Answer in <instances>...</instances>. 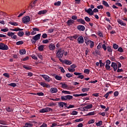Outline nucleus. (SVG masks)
<instances>
[{"instance_id":"41","label":"nucleus","mask_w":127,"mask_h":127,"mask_svg":"<svg viewBox=\"0 0 127 127\" xmlns=\"http://www.w3.org/2000/svg\"><path fill=\"white\" fill-rule=\"evenodd\" d=\"M65 76H66V77H67V78H71V77H73V76H74V75L71 74V73H68L66 74Z\"/></svg>"},{"instance_id":"36","label":"nucleus","mask_w":127,"mask_h":127,"mask_svg":"<svg viewBox=\"0 0 127 127\" xmlns=\"http://www.w3.org/2000/svg\"><path fill=\"white\" fill-rule=\"evenodd\" d=\"M61 5V1H58L54 3V5H56V6H60Z\"/></svg>"},{"instance_id":"64","label":"nucleus","mask_w":127,"mask_h":127,"mask_svg":"<svg viewBox=\"0 0 127 127\" xmlns=\"http://www.w3.org/2000/svg\"><path fill=\"white\" fill-rule=\"evenodd\" d=\"M42 37H43V38H44V39L47 38V34L45 33L43 34Z\"/></svg>"},{"instance_id":"59","label":"nucleus","mask_w":127,"mask_h":127,"mask_svg":"<svg viewBox=\"0 0 127 127\" xmlns=\"http://www.w3.org/2000/svg\"><path fill=\"white\" fill-rule=\"evenodd\" d=\"M3 76H4V77H6V78H9V74L7 73H3Z\"/></svg>"},{"instance_id":"17","label":"nucleus","mask_w":127,"mask_h":127,"mask_svg":"<svg viewBox=\"0 0 127 127\" xmlns=\"http://www.w3.org/2000/svg\"><path fill=\"white\" fill-rule=\"evenodd\" d=\"M78 43L79 44H82L84 43V38L82 36H79L77 39Z\"/></svg>"},{"instance_id":"55","label":"nucleus","mask_w":127,"mask_h":127,"mask_svg":"<svg viewBox=\"0 0 127 127\" xmlns=\"http://www.w3.org/2000/svg\"><path fill=\"white\" fill-rule=\"evenodd\" d=\"M1 31H2L3 32H6L8 31V28L6 27L4 29H1Z\"/></svg>"},{"instance_id":"24","label":"nucleus","mask_w":127,"mask_h":127,"mask_svg":"<svg viewBox=\"0 0 127 127\" xmlns=\"http://www.w3.org/2000/svg\"><path fill=\"white\" fill-rule=\"evenodd\" d=\"M95 115H96V112H95V111H93V112L88 113L86 115H84V117H86L87 116H95Z\"/></svg>"},{"instance_id":"16","label":"nucleus","mask_w":127,"mask_h":127,"mask_svg":"<svg viewBox=\"0 0 127 127\" xmlns=\"http://www.w3.org/2000/svg\"><path fill=\"white\" fill-rule=\"evenodd\" d=\"M77 29L79 31H84L85 30V26L82 25H78L77 27Z\"/></svg>"},{"instance_id":"57","label":"nucleus","mask_w":127,"mask_h":127,"mask_svg":"<svg viewBox=\"0 0 127 127\" xmlns=\"http://www.w3.org/2000/svg\"><path fill=\"white\" fill-rule=\"evenodd\" d=\"M114 97H118L119 96V91H116L114 93Z\"/></svg>"},{"instance_id":"6","label":"nucleus","mask_w":127,"mask_h":127,"mask_svg":"<svg viewBox=\"0 0 127 127\" xmlns=\"http://www.w3.org/2000/svg\"><path fill=\"white\" fill-rule=\"evenodd\" d=\"M30 21V17L26 16L22 18V22L25 24H27Z\"/></svg>"},{"instance_id":"4","label":"nucleus","mask_w":127,"mask_h":127,"mask_svg":"<svg viewBox=\"0 0 127 127\" xmlns=\"http://www.w3.org/2000/svg\"><path fill=\"white\" fill-rule=\"evenodd\" d=\"M72 99H73V96L71 95L62 96L61 97L62 101H68L72 100Z\"/></svg>"},{"instance_id":"22","label":"nucleus","mask_w":127,"mask_h":127,"mask_svg":"<svg viewBox=\"0 0 127 127\" xmlns=\"http://www.w3.org/2000/svg\"><path fill=\"white\" fill-rule=\"evenodd\" d=\"M45 13H47V10H43L39 11L38 13V14L39 15H41V14H45Z\"/></svg>"},{"instance_id":"35","label":"nucleus","mask_w":127,"mask_h":127,"mask_svg":"<svg viewBox=\"0 0 127 127\" xmlns=\"http://www.w3.org/2000/svg\"><path fill=\"white\" fill-rule=\"evenodd\" d=\"M90 90L89 88H83L82 89L81 91L83 93H85V92H88Z\"/></svg>"},{"instance_id":"54","label":"nucleus","mask_w":127,"mask_h":127,"mask_svg":"<svg viewBox=\"0 0 127 127\" xmlns=\"http://www.w3.org/2000/svg\"><path fill=\"white\" fill-rule=\"evenodd\" d=\"M83 118H80L79 119H76L75 120V122L76 123H79L80 122H83Z\"/></svg>"},{"instance_id":"34","label":"nucleus","mask_w":127,"mask_h":127,"mask_svg":"<svg viewBox=\"0 0 127 127\" xmlns=\"http://www.w3.org/2000/svg\"><path fill=\"white\" fill-rule=\"evenodd\" d=\"M5 110L6 112H8V113H12V109L9 107H6Z\"/></svg>"},{"instance_id":"45","label":"nucleus","mask_w":127,"mask_h":127,"mask_svg":"<svg viewBox=\"0 0 127 127\" xmlns=\"http://www.w3.org/2000/svg\"><path fill=\"white\" fill-rule=\"evenodd\" d=\"M42 43L43 44H47V43H49V40L48 39L44 40L42 41Z\"/></svg>"},{"instance_id":"11","label":"nucleus","mask_w":127,"mask_h":127,"mask_svg":"<svg viewBox=\"0 0 127 127\" xmlns=\"http://www.w3.org/2000/svg\"><path fill=\"white\" fill-rule=\"evenodd\" d=\"M41 77H42V78H44V79H45V81H46V82H48V83H49V82H50V81L51 80V78H50V77H49L47 75L42 74Z\"/></svg>"},{"instance_id":"10","label":"nucleus","mask_w":127,"mask_h":127,"mask_svg":"<svg viewBox=\"0 0 127 127\" xmlns=\"http://www.w3.org/2000/svg\"><path fill=\"white\" fill-rule=\"evenodd\" d=\"M77 66H76V64H72V65H70V68L68 67L67 69L68 70L69 72H75V68H76Z\"/></svg>"},{"instance_id":"29","label":"nucleus","mask_w":127,"mask_h":127,"mask_svg":"<svg viewBox=\"0 0 127 127\" xmlns=\"http://www.w3.org/2000/svg\"><path fill=\"white\" fill-rule=\"evenodd\" d=\"M62 93L64 94L65 95H71V92L66 90H63L62 91Z\"/></svg>"},{"instance_id":"37","label":"nucleus","mask_w":127,"mask_h":127,"mask_svg":"<svg viewBox=\"0 0 127 127\" xmlns=\"http://www.w3.org/2000/svg\"><path fill=\"white\" fill-rule=\"evenodd\" d=\"M55 78L56 80H58V81H61V79H62V77L59 75H56Z\"/></svg>"},{"instance_id":"8","label":"nucleus","mask_w":127,"mask_h":127,"mask_svg":"<svg viewBox=\"0 0 127 127\" xmlns=\"http://www.w3.org/2000/svg\"><path fill=\"white\" fill-rule=\"evenodd\" d=\"M0 49L1 50H8V46H7V45H6L3 43H0Z\"/></svg>"},{"instance_id":"28","label":"nucleus","mask_w":127,"mask_h":127,"mask_svg":"<svg viewBox=\"0 0 127 127\" xmlns=\"http://www.w3.org/2000/svg\"><path fill=\"white\" fill-rule=\"evenodd\" d=\"M60 85H62V88H63V89H66V88H68V85L65 83H60Z\"/></svg>"},{"instance_id":"7","label":"nucleus","mask_w":127,"mask_h":127,"mask_svg":"<svg viewBox=\"0 0 127 127\" xmlns=\"http://www.w3.org/2000/svg\"><path fill=\"white\" fill-rule=\"evenodd\" d=\"M60 61L63 64H65V65H71V64H72V61L68 60H63L62 59H60Z\"/></svg>"},{"instance_id":"21","label":"nucleus","mask_w":127,"mask_h":127,"mask_svg":"<svg viewBox=\"0 0 127 127\" xmlns=\"http://www.w3.org/2000/svg\"><path fill=\"white\" fill-rule=\"evenodd\" d=\"M74 22H75V21H74L73 20L69 19L67 21L66 23H67V25H68L69 26L70 25H72V24H74Z\"/></svg>"},{"instance_id":"2","label":"nucleus","mask_w":127,"mask_h":127,"mask_svg":"<svg viewBox=\"0 0 127 127\" xmlns=\"http://www.w3.org/2000/svg\"><path fill=\"white\" fill-rule=\"evenodd\" d=\"M85 11L88 13L89 15H93L94 12H99V10L95 8L93 10L91 8H89L88 9H85Z\"/></svg>"},{"instance_id":"51","label":"nucleus","mask_w":127,"mask_h":127,"mask_svg":"<svg viewBox=\"0 0 127 127\" xmlns=\"http://www.w3.org/2000/svg\"><path fill=\"white\" fill-rule=\"evenodd\" d=\"M9 86H10L11 87H13L14 88V87H16V83H11L9 84Z\"/></svg>"},{"instance_id":"30","label":"nucleus","mask_w":127,"mask_h":127,"mask_svg":"<svg viewBox=\"0 0 127 127\" xmlns=\"http://www.w3.org/2000/svg\"><path fill=\"white\" fill-rule=\"evenodd\" d=\"M43 49H44V45H41L38 47V50L39 51H43Z\"/></svg>"},{"instance_id":"53","label":"nucleus","mask_w":127,"mask_h":127,"mask_svg":"<svg viewBox=\"0 0 127 127\" xmlns=\"http://www.w3.org/2000/svg\"><path fill=\"white\" fill-rule=\"evenodd\" d=\"M25 126L29 127H33V124L30 123H25Z\"/></svg>"},{"instance_id":"14","label":"nucleus","mask_w":127,"mask_h":127,"mask_svg":"<svg viewBox=\"0 0 127 127\" xmlns=\"http://www.w3.org/2000/svg\"><path fill=\"white\" fill-rule=\"evenodd\" d=\"M56 48V46L54 44L51 43L49 45V49L50 50H51V51H54V50H55Z\"/></svg>"},{"instance_id":"27","label":"nucleus","mask_w":127,"mask_h":127,"mask_svg":"<svg viewBox=\"0 0 127 127\" xmlns=\"http://www.w3.org/2000/svg\"><path fill=\"white\" fill-rule=\"evenodd\" d=\"M23 68L25 69L26 70H31V67L29 65H23Z\"/></svg>"},{"instance_id":"18","label":"nucleus","mask_w":127,"mask_h":127,"mask_svg":"<svg viewBox=\"0 0 127 127\" xmlns=\"http://www.w3.org/2000/svg\"><path fill=\"white\" fill-rule=\"evenodd\" d=\"M50 92L52 94H56L58 92V89L55 87H52L50 89Z\"/></svg>"},{"instance_id":"1","label":"nucleus","mask_w":127,"mask_h":127,"mask_svg":"<svg viewBox=\"0 0 127 127\" xmlns=\"http://www.w3.org/2000/svg\"><path fill=\"white\" fill-rule=\"evenodd\" d=\"M41 36V34H38L35 36H33L32 37V39L30 40L31 43H32V44H35V43H36V41H38V40L40 39Z\"/></svg>"},{"instance_id":"5","label":"nucleus","mask_w":127,"mask_h":127,"mask_svg":"<svg viewBox=\"0 0 127 127\" xmlns=\"http://www.w3.org/2000/svg\"><path fill=\"white\" fill-rule=\"evenodd\" d=\"M53 110L50 107H46L44 109H42L40 110V113H49V112H53Z\"/></svg>"},{"instance_id":"46","label":"nucleus","mask_w":127,"mask_h":127,"mask_svg":"<svg viewBox=\"0 0 127 127\" xmlns=\"http://www.w3.org/2000/svg\"><path fill=\"white\" fill-rule=\"evenodd\" d=\"M0 15H3V16H5V15H6V13L0 11V18L1 17V16H0Z\"/></svg>"},{"instance_id":"47","label":"nucleus","mask_w":127,"mask_h":127,"mask_svg":"<svg viewBox=\"0 0 127 127\" xmlns=\"http://www.w3.org/2000/svg\"><path fill=\"white\" fill-rule=\"evenodd\" d=\"M84 19L85 21H87V22H89V21H91V19L89 18L88 16H86L84 17Z\"/></svg>"},{"instance_id":"38","label":"nucleus","mask_w":127,"mask_h":127,"mask_svg":"<svg viewBox=\"0 0 127 127\" xmlns=\"http://www.w3.org/2000/svg\"><path fill=\"white\" fill-rule=\"evenodd\" d=\"M24 42L23 41H19L16 43V45H22Z\"/></svg>"},{"instance_id":"44","label":"nucleus","mask_w":127,"mask_h":127,"mask_svg":"<svg viewBox=\"0 0 127 127\" xmlns=\"http://www.w3.org/2000/svg\"><path fill=\"white\" fill-rule=\"evenodd\" d=\"M84 42L86 43V45H89L91 42V40H88L86 39H84Z\"/></svg>"},{"instance_id":"26","label":"nucleus","mask_w":127,"mask_h":127,"mask_svg":"<svg viewBox=\"0 0 127 127\" xmlns=\"http://www.w3.org/2000/svg\"><path fill=\"white\" fill-rule=\"evenodd\" d=\"M17 35L19 37H22V36H23V35H24V32H23V31H19L17 33Z\"/></svg>"},{"instance_id":"39","label":"nucleus","mask_w":127,"mask_h":127,"mask_svg":"<svg viewBox=\"0 0 127 127\" xmlns=\"http://www.w3.org/2000/svg\"><path fill=\"white\" fill-rule=\"evenodd\" d=\"M107 49L109 53H112V52H113V50L111 48V46H108Z\"/></svg>"},{"instance_id":"13","label":"nucleus","mask_w":127,"mask_h":127,"mask_svg":"<svg viewBox=\"0 0 127 127\" xmlns=\"http://www.w3.org/2000/svg\"><path fill=\"white\" fill-rule=\"evenodd\" d=\"M39 84L44 88H50V85L49 84H47L45 82H39Z\"/></svg>"},{"instance_id":"49","label":"nucleus","mask_w":127,"mask_h":127,"mask_svg":"<svg viewBox=\"0 0 127 127\" xmlns=\"http://www.w3.org/2000/svg\"><path fill=\"white\" fill-rule=\"evenodd\" d=\"M95 123V120L92 119L88 121V125H91V124H94Z\"/></svg>"},{"instance_id":"3","label":"nucleus","mask_w":127,"mask_h":127,"mask_svg":"<svg viewBox=\"0 0 127 127\" xmlns=\"http://www.w3.org/2000/svg\"><path fill=\"white\" fill-rule=\"evenodd\" d=\"M65 51L64 50L60 49L58 51L56 55L57 57L59 58V59H61L63 57V54H64Z\"/></svg>"},{"instance_id":"56","label":"nucleus","mask_w":127,"mask_h":127,"mask_svg":"<svg viewBox=\"0 0 127 127\" xmlns=\"http://www.w3.org/2000/svg\"><path fill=\"white\" fill-rule=\"evenodd\" d=\"M0 125H6V122L3 120H0Z\"/></svg>"},{"instance_id":"62","label":"nucleus","mask_w":127,"mask_h":127,"mask_svg":"<svg viewBox=\"0 0 127 127\" xmlns=\"http://www.w3.org/2000/svg\"><path fill=\"white\" fill-rule=\"evenodd\" d=\"M38 96H44V93L43 92H38L37 93Z\"/></svg>"},{"instance_id":"40","label":"nucleus","mask_w":127,"mask_h":127,"mask_svg":"<svg viewBox=\"0 0 127 127\" xmlns=\"http://www.w3.org/2000/svg\"><path fill=\"white\" fill-rule=\"evenodd\" d=\"M102 124H103V122L102 121H100L98 123H96V125L97 127H100L102 126Z\"/></svg>"},{"instance_id":"42","label":"nucleus","mask_w":127,"mask_h":127,"mask_svg":"<svg viewBox=\"0 0 127 127\" xmlns=\"http://www.w3.org/2000/svg\"><path fill=\"white\" fill-rule=\"evenodd\" d=\"M70 115H71L72 116H76V115H78V112L76 111H73Z\"/></svg>"},{"instance_id":"33","label":"nucleus","mask_w":127,"mask_h":127,"mask_svg":"<svg viewBox=\"0 0 127 127\" xmlns=\"http://www.w3.org/2000/svg\"><path fill=\"white\" fill-rule=\"evenodd\" d=\"M58 106L60 108H64V102H58Z\"/></svg>"},{"instance_id":"60","label":"nucleus","mask_w":127,"mask_h":127,"mask_svg":"<svg viewBox=\"0 0 127 127\" xmlns=\"http://www.w3.org/2000/svg\"><path fill=\"white\" fill-rule=\"evenodd\" d=\"M102 48L104 49V51H106L107 50V46H106V45L105 44H103L102 45Z\"/></svg>"},{"instance_id":"32","label":"nucleus","mask_w":127,"mask_h":127,"mask_svg":"<svg viewBox=\"0 0 127 127\" xmlns=\"http://www.w3.org/2000/svg\"><path fill=\"white\" fill-rule=\"evenodd\" d=\"M102 3L104 4V5H105V6H106V7H109V6H110L109 3H108V2L105 0L102 1Z\"/></svg>"},{"instance_id":"31","label":"nucleus","mask_w":127,"mask_h":127,"mask_svg":"<svg viewBox=\"0 0 127 127\" xmlns=\"http://www.w3.org/2000/svg\"><path fill=\"white\" fill-rule=\"evenodd\" d=\"M9 24H11V25H14V26H17L18 25V23L16 22H9Z\"/></svg>"},{"instance_id":"61","label":"nucleus","mask_w":127,"mask_h":127,"mask_svg":"<svg viewBox=\"0 0 127 127\" xmlns=\"http://www.w3.org/2000/svg\"><path fill=\"white\" fill-rule=\"evenodd\" d=\"M31 57H32V58L33 59H34V60H38V59L37 58V57L36 56H35V55H32Z\"/></svg>"},{"instance_id":"48","label":"nucleus","mask_w":127,"mask_h":127,"mask_svg":"<svg viewBox=\"0 0 127 127\" xmlns=\"http://www.w3.org/2000/svg\"><path fill=\"white\" fill-rule=\"evenodd\" d=\"M89 44H90V48H93L95 45L94 42L92 41H91L90 43H89Z\"/></svg>"},{"instance_id":"9","label":"nucleus","mask_w":127,"mask_h":127,"mask_svg":"<svg viewBox=\"0 0 127 127\" xmlns=\"http://www.w3.org/2000/svg\"><path fill=\"white\" fill-rule=\"evenodd\" d=\"M92 108H93V105L92 104H88L82 108V111L83 112H85V111L87 112L88 109H92Z\"/></svg>"},{"instance_id":"19","label":"nucleus","mask_w":127,"mask_h":127,"mask_svg":"<svg viewBox=\"0 0 127 127\" xmlns=\"http://www.w3.org/2000/svg\"><path fill=\"white\" fill-rule=\"evenodd\" d=\"M117 22H118V23H119V24H121V25L122 26H127V24L125 23H124V21H123L120 19H118L117 20Z\"/></svg>"},{"instance_id":"23","label":"nucleus","mask_w":127,"mask_h":127,"mask_svg":"<svg viewBox=\"0 0 127 127\" xmlns=\"http://www.w3.org/2000/svg\"><path fill=\"white\" fill-rule=\"evenodd\" d=\"M113 93H114V91H111L108 92H107V93L106 94H105L104 97H105L106 98V99H108V98L109 97V96H110V94H113Z\"/></svg>"},{"instance_id":"15","label":"nucleus","mask_w":127,"mask_h":127,"mask_svg":"<svg viewBox=\"0 0 127 127\" xmlns=\"http://www.w3.org/2000/svg\"><path fill=\"white\" fill-rule=\"evenodd\" d=\"M111 67L113 68L114 71L116 72L118 69V64L116 63L112 62L111 64Z\"/></svg>"},{"instance_id":"50","label":"nucleus","mask_w":127,"mask_h":127,"mask_svg":"<svg viewBox=\"0 0 127 127\" xmlns=\"http://www.w3.org/2000/svg\"><path fill=\"white\" fill-rule=\"evenodd\" d=\"M113 48L114 49H118L119 48V45H118L117 44H113Z\"/></svg>"},{"instance_id":"58","label":"nucleus","mask_w":127,"mask_h":127,"mask_svg":"<svg viewBox=\"0 0 127 127\" xmlns=\"http://www.w3.org/2000/svg\"><path fill=\"white\" fill-rule=\"evenodd\" d=\"M19 27L15 28L14 29H10L11 31H19Z\"/></svg>"},{"instance_id":"43","label":"nucleus","mask_w":127,"mask_h":127,"mask_svg":"<svg viewBox=\"0 0 127 127\" xmlns=\"http://www.w3.org/2000/svg\"><path fill=\"white\" fill-rule=\"evenodd\" d=\"M84 73H85V74H90V69H85L84 70Z\"/></svg>"},{"instance_id":"52","label":"nucleus","mask_w":127,"mask_h":127,"mask_svg":"<svg viewBox=\"0 0 127 127\" xmlns=\"http://www.w3.org/2000/svg\"><path fill=\"white\" fill-rule=\"evenodd\" d=\"M118 51H119V52H121V53H123V52H124V49H123V48L120 47L118 48Z\"/></svg>"},{"instance_id":"63","label":"nucleus","mask_w":127,"mask_h":127,"mask_svg":"<svg viewBox=\"0 0 127 127\" xmlns=\"http://www.w3.org/2000/svg\"><path fill=\"white\" fill-rule=\"evenodd\" d=\"M77 78L79 79H84V75H79V76H77Z\"/></svg>"},{"instance_id":"20","label":"nucleus","mask_w":127,"mask_h":127,"mask_svg":"<svg viewBox=\"0 0 127 127\" xmlns=\"http://www.w3.org/2000/svg\"><path fill=\"white\" fill-rule=\"evenodd\" d=\"M76 20L77 22H79L80 24H86V22L82 18L77 19Z\"/></svg>"},{"instance_id":"12","label":"nucleus","mask_w":127,"mask_h":127,"mask_svg":"<svg viewBox=\"0 0 127 127\" xmlns=\"http://www.w3.org/2000/svg\"><path fill=\"white\" fill-rule=\"evenodd\" d=\"M15 33L8 32L7 34L8 36H10L12 39H16V35H15Z\"/></svg>"},{"instance_id":"25","label":"nucleus","mask_w":127,"mask_h":127,"mask_svg":"<svg viewBox=\"0 0 127 127\" xmlns=\"http://www.w3.org/2000/svg\"><path fill=\"white\" fill-rule=\"evenodd\" d=\"M19 53L20 55H24L26 54V51H25V49H22L20 50Z\"/></svg>"}]
</instances>
